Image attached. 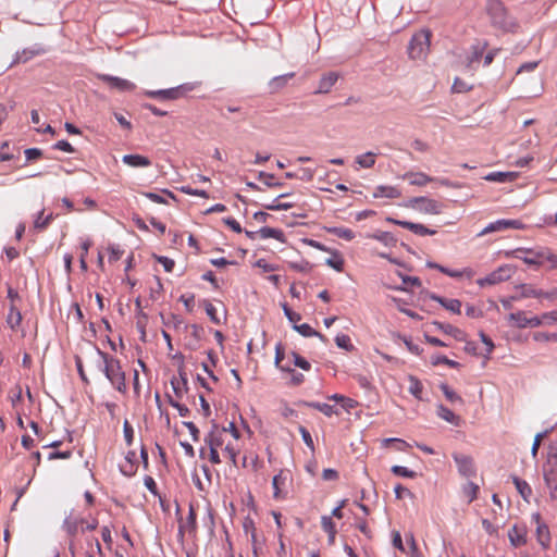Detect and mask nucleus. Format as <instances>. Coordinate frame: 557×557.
Masks as SVG:
<instances>
[{
  "mask_svg": "<svg viewBox=\"0 0 557 557\" xmlns=\"http://www.w3.org/2000/svg\"><path fill=\"white\" fill-rule=\"evenodd\" d=\"M504 230H506L505 224H504V220H498V221L490 223L487 226H485L480 232L479 236H484L486 234L494 233V232H500V231H504Z\"/></svg>",
  "mask_w": 557,
  "mask_h": 557,
  "instance_id": "obj_50",
  "label": "nucleus"
},
{
  "mask_svg": "<svg viewBox=\"0 0 557 557\" xmlns=\"http://www.w3.org/2000/svg\"><path fill=\"white\" fill-rule=\"evenodd\" d=\"M169 404L177 409L181 417H187L189 414V409L185 406L180 404L177 400L173 399L170 395H168Z\"/></svg>",
  "mask_w": 557,
  "mask_h": 557,
  "instance_id": "obj_59",
  "label": "nucleus"
},
{
  "mask_svg": "<svg viewBox=\"0 0 557 557\" xmlns=\"http://www.w3.org/2000/svg\"><path fill=\"white\" fill-rule=\"evenodd\" d=\"M310 245L314 248L322 250V251L331 252V257L325 260L326 265H329L330 268L334 269L337 272L344 271L345 260H344L343 255L339 251L331 250L327 247H325L324 245H322L318 242H313V240H311Z\"/></svg>",
  "mask_w": 557,
  "mask_h": 557,
  "instance_id": "obj_13",
  "label": "nucleus"
},
{
  "mask_svg": "<svg viewBox=\"0 0 557 557\" xmlns=\"http://www.w3.org/2000/svg\"><path fill=\"white\" fill-rule=\"evenodd\" d=\"M326 232L347 242H350L355 238L354 231L344 226L326 227Z\"/></svg>",
  "mask_w": 557,
  "mask_h": 557,
  "instance_id": "obj_35",
  "label": "nucleus"
},
{
  "mask_svg": "<svg viewBox=\"0 0 557 557\" xmlns=\"http://www.w3.org/2000/svg\"><path fill=\"white\" fill-rule=\"evenodd\" d=\"M8 299H9V307H21L22 306V297L20 294L13 289L12 287H8Z\"/></svg>",
  "mask_w": 557,
  "mask_h": 557,
  "instance_id": "obj_53",
  "label": "nucleus"
},
{
  "mask_svg": "<svg viewBox=\"0 0 557 557\" xmlns=\"http://www.w3.org/2000/svg\"><path fill=\"white\" fill-rule=\"evenodd\" d=\"M512 482L521 497L527 503H529L533 493L530 484L527 481L519 479L518 476H512Z\"/></svg>",
  "mask_w": 557,
  "mask_h": 557,
  "instance_id": "obj_32",
  "label": "nucleus"
},
{
  "mask_svg": "<svg viewBox=\"0 0 557 557\" xmlns=\"http://www.w3.org/2000/svg\"><path fill=\"white\" fill-rule=\"evenodd\" d=\"M509 543L512 547L519 548L528 544L529 530L524 523H515L507 532Z\"/></svg>",
  "mask_w": 557,
  "mask_h": 557,
  "instance_id": "obj_11",
  "label": "nucleus"
},
{
  "mask_svg": "<svg viewBox=\"0 0 557 557\" xmlns=\"http://www.w3.org/2000/svg\"><path fill=\"white\" fill-rule=\"evenodd\" d=\"M433 324L443 333L453 336L456 341L466 342L467 334L460 329L451 324H444L437 321H435Z\"/></svg>",
  "mask_w": 557,
  "mask_h": 557,
  "instance_id": "obj_22",
  "label": "nucleus"
},
{
  "mask_svg": "<svg viewBox=\"0 0 557 557\" xmlns=\"http://www.w3.org/2000/svg\"><path fill=\"white\" fill-rule=\"evenodd\" d=\"M297 174H298V180L309 182L313 178L314 171L309 168H302L299 170V172Z\"/></svg>",
  "mask_w": 557,
  "mask_h": 557,
  "instance_id": "obj_64",
  "label": "nucleus"
},
{
  "mask_svg": "<svg viewBox=\"0 0 557 557\" xmlns=\"http://www.w3.org/2000/svg\"><path fill=\"white\" fill-rule=\"evenodd\" d=\"M408 381H409V387H408L409 393L412 394L416 398L421 399L422 392H423L422 383L413 375H410Z\"/></svg>",
  "mask_w": 557,
  "mask_h": 557,
  "instance_id": "obj_44",
  "label": "nucleus"
},
{
  "mask_svg": "<svg viewBox=\"0 0 557 557\" xmlns=\"http://www.w3.org/2000/svg\"><path fill=\"white\" fill-rule=\"evenodd\" d=\"M404 180H407L410 185L420 187L435 181L434 177H431L423 172H407L404 175Z\"/></svg>",
  "mask_w": 557,
  "mask_h": 557,
  "instance_id": "obj_21",
  "label": "nucleus"
},
{
  "mask_svg": "<svg viewBox=\"0 0 557 557\" xmlns=\"http://www.w3.org/2000/svg\"><path fill=\"white\" fill-rule=\"evenodd\" d=\"M431 363L433 366L446 364L449 368H454V369L460 368V363L459 362H457L455 360H451V359H448L446 356H442V355L433 356L432 359H431Z\"/></svg>",
  "mask_w": 557,
  "mask_h": 557,
  "instance_id": "obj_47",
  "label": "nucleus"
},
{
  "mask_svg": "<svg viewBox=\"0 0 557 557\" xmlns=\"http://www.w3.org/2000/svg\"><path fill=\"white\" fill-rule=\"evenodd\" d=\"M120 470L124 475L132 476L137 471L136 453L128 451L124 461L120 465Z\"/></svg>",
  "mask_w": 557,
  "mask_h": 557,
  "instance_id": "obj_20",
  "label": "nucleus"
},
{
  "mask_svg": "<svg viewBox=\"0 0 557 557\" xmlns=\"http://www.w3.org/2000/svg\"><path fill=\"white\" fill-rule=\"evenodd\" d=\"M298 430H299V432H300V434H301V437H302V440H304L305 444H306V445H307L311 450H314L313 440H312V437H311V435H310L309 431H308L305 426H302V425H300Z\"/></svg>",
  "mask_w": 557,
  "mask_h": 557,
  "instance_id": "obj_62",
  "label": "nucleus"
},
{
  "mask_svg": "<svg viewBox=\"0 0 557 557\" xmlns=\"http://www.w3.org/2000/svg\"><path fill=\"white\" fill-rule=\"evenodd\" d=\"M25 153V163L20 166H25L28 162L36 161L42 157V151L39 148H28L24 151Z\"/></svg>",
  "mask_w": 557,
  "mask_h": 557,
  "instance_id": "obj_52",
  "label": "nucleus"
},
{
  "mask_svg": "<svg viewBox=\"0 0 557 557\" xmlns=\"http://www.w3.org/2000/svg\"><path fill=\"white\" fill-rule=\"evenodd\" d=\"M515 273V269L509 264H503L498 267L495 271L491 272L485 277L479 278L476 284L481 287L487 285H496L502 282L508 281L512 274Z\"/></svg>",
  "mask_w": 557,
  "mask_h": 557,
  "instance_id": "obj_10",
  "label": "nucleus"
},
{
  "mask_svg": "<svg viewBox=\"0 0 557 557\" xmlns=\"http://www.w3.org/2000/svg\"><path fill=\"white\" fill-rule=\"evenodd\" d=\"M335 343L339 348L346 349L348 351L354 349V345L351 344L350 337L346 334H341L335 337Z\"/></svg>",
  "mask_w": 557,
  "mask_h": 557,
  "instance_id": "obj_54",
  "label": "nucleus"
},
{
  "mask_svg": "<svg viewBox=\"0 0 557 557\" xmlns=\"http://www.w3.org/2000/svg\"><path fill=\"white\" fill-rule=\"evenodd\" d=\"M97 355L99 357V368L103 372L108 381L117 392L126 394L127 384L125 379V372L122 369L120 360L99 349L97 350Z\"/></svg>",
  "mask_w": 557,
  "mask_h": 557,
  "instance_id": "obj_2",
  "label": "nucleus"
},
{
  "mask_svg": "<svg viewBox=\"0 0 557 557\" xmlns=\"http://www.w3.org/2000/svg\"><path fill=\"white\" fill-rule=\"evenodd\" d=\"M292 473L287 469H281L272 479L273 498L284 500L287 498L292 485Z\"/></svg>",
  "mask_w": 557,
  "mask_h": 557,
  "instance_id": "obj_9",
  "label": "nucleus"
},
{
  "mask_svg": "<svg viewBox=\"0 0 557 557\" xmlns=\"http://www.w3.org/2000/svg\"><path fill=\"white\" fill-rule=\"evenodd\" d=\"M428 267L429 268H432V269H436L438 270L440 272L446 274L447 276L449 277H454V278H459V277H462V276H466L468 278H471L473 275H474V272L472 269H463L461 271H458V270H450L448 268H445L441 264H437V263H432V262H429L428 263Z\"/></svg>",
  "mask_w": 557,
  "mask_h": 557,
  "instance_id": "obj_19",
  "label": "nucleus"
},
{
  "mask_svg": "<svg viewBox=\"0 0 557 557\" xmlns=\"http://www.w3.org/2000/svg\"><path fill=\"white\" fill-rule=\"evenodd\" d=\"M386 222L401 226V227L409 230L412 233L420 235V236L434 235L436 233L435 230H430L426 226H424L423 224L413 223V222H409V221H401V220H397V219H394L391 216L386 218Z\"/></svg>",
  "mask_w": 557,
  "mask_h": 557,
  "instance_id": "obj_14",
  "label": "nucleus"
},
{
  "mask_svg": "<svg viewBox=\"0 0 557 557\" xmlns=\"http://www.w3.org/2000/svg\"><path fill=\"white\" fill-rule=\"evenodd\" d=\"M306 406L311 407L320 412H322L326 417H332L333 414H338V411L334 406L325 404V403H304Z\"/></svg>",
  "mask_w": 557,
  "mask_h": 557,
  "instance_id": "obj_38",
  "label": "nucleus"
},
{
  "mask_svg": "<svg viewBox=\"0 0 557 557\" xmlns=\"http://www.w3.org/2000/svg\"><path fill=\"white\" fill-rule=\"evenodd\" d=\"M284 359V349L281 345H277L275 348V364L282 371H292L290 367L287 366H281L282 361Z\"/></svg>",
  "mask_w": 557,
  "mask_h": 557,
  "instance_id": "obj_58",
  "label": "nucleus"
},
{
  "mask_svg": "<svg viewBox=\"0 0 557 557\" xmlns=\"http://www.w3.org/2000/svg\"><path fill=\"white\" fill-rule=\"evenodd\" d=\"M486 12L494 27L507 33H513L518 28L517 22L508 14L502 1L488 0Z\"/></svg>",
  "mask_w": 557,
  "mask_h": 557,
  "instance_id": "obj_4",
  "label": "nucleus"
},
{
  "mask_svg": "<svg viewBox=\"0 0 557 557\" xmlns=\"http://www.w3.org/2000/svg\"><path fill=\"white\" fill-rule=\"evenodd\" d=\"M98 527V520L96 518H92L90 520L87 519H81L78 521H75L73 523V527L70 525V531L72 533H78V532H86V531H92Z\"/></svg>",
  "mask_w": 557,
  "mask_h": 557,
  "instance_id": "obj_26",
  "label": "nucleus"
},
{
  "mask_svg": "<svg viewBox=\"0 0 557 557\" xmlns=\"http://www.w3.org/2000/svg\"><path fill=\"white\" fill-rule=\"evenodd\" d=\"M146 95L150 98L173 100V99H177L180 97L181 92H180L178 88H170V89L147 91Z\"/></svg>",
  "mask_w": 557,
  "mask_h": 557,
  "instance_id": "obj_30",
  "label": "nucleus"
},
{
  "mask_svg": "<svg viewBox=\"0 0 557 557\" xmlns=\"http://www.w3.org/2000/svg\"><path fill=\"white\" fill-rule=\"evenodd\" d=\"M453 458L457 465L460 475L467 479L474 478L476 475V468L470 456L455 453L453 454Z\"/></svg>",
  "mask_w": 557,
  "mask_h": 557,
  "instance_id": "obj_12",
  "label": "nucleus"
},
{
  "mask_svg": "<svg viewBox=\"0 0 557 557\" xmlns=\"http://www.w3.org/2000/svg\"><path fill=\"white\" fill-rule=\"evenodd\" d=\"M259 235L261 238H274L278 242H284V233L282 230L272 228V227H262L259 230Z\"/></svg>",
  "mask_w": 557,
  "mask_h": 557,
  "instance_id": "obj_40",
  "label": "nucleus"
},
{
  "mask_svg": "<svg viewBox=\"0 0 557 557\" xmlns=\"http://www.w3.org/2000/svg\"><path fill=\"white\" fill-rule=\"evenodd\" d=\"M506 256H511L513 258L520 259L525 264L535 268L548 264L549 269H557V256L553 253V251L549 248L532 249L521 247L510 252H506Z\"/></svg>",
  "mask_w": 557,
  "mask_h": 557,
  "instance_id": "obj_3",
  "label": "nucleus"
},
{
  "mask_svg": "<svg viewBox=\"0 0 557 557\" xmlns=\"http://www.w3.org/2000/svg\"><path fill=\"white\" fill-rule=\"evenodd\" d=\"M401 196L400 190L395 186L380 185L376 186L373 193L374 198H399Z\"/></svg>",
  "mask_w": 557,
  "mask_h": 557,
  "instance_id": "obj_25",
  "label": "nucleus"
},
{
  "mask_svg": "<svg viewBox=\"0 0 557 557\" xmlns=\"http://www.w3.org/2000/svg\"><path fill=\"white\" fill-rule=\"evenodd\" d=\"M406 208L419 211L424 214H440L443 211V203L428 197H413L410 198L406 203Z\"/></svg>",
  "mask_w": 557,
  "mask_h": 557,
  "instance_id": "obj_8",
  "label": "nucleus"
},
{
  "mask_svg": "<svg viewBox=\"0 0 557 557\" xmlns=\"http://www.w3.org/2000/svg\"><path fill=\"white\" fill-rule=\"evenodd\" d=\"M531 525L534 527V536L542 549L546 550L552 544V534L548 524L540 512L531 515Z\"/></svg>",
  "mask_w": 557,
  "mask_h": 557,
  "instance_id": "obj_6",
  "label": "nucleus"
},
{
  "mask_svg": "<svg viewBox=\"0 0 557 557\" xmlns=\"http://www.w3.org/2000/svg\"><path fill=\"white\" fill-rule=\"evenodd\" d=\"M479 485L473 482H468L462 487V493L467 497L468 503L476 499L479 494Z\"/></svg>",
  "mask_w": 557,
  "mask_h": 557,
  "instance_id": "obj_45",
  "label": "nucleus"
},
{
  "mask_svg": "<svg viewBox=\"0 0 557 557\" xmlns=\"http://www.w3.org/2000/svg\"><path fill=\"white\" fill-rule=\"evenodd\" d=\"M437 416L454 424V425H459V422H460V419L458 416H456L450 409H448L447 407L443 406V405H440L437 406Z\"/></svg>",
  "mask_w": 557,
  "mask_h": 557,
  "instance_id": "obj_36",
  "label": "nucleus"
},
{
  "mask_svg": "<svg viewBox=\"0 0 557 557\" xmlns=\"http://www.w3.org/2000/svg\"><path fill=\"white\" fill-rule=\"evenodd\" d=\"M376 153L372 151H368L366 153L359 154L355 158V162L361 169H371L374 166L376 161Z\"/></svg>",
  "mask_w": 557,
  "mask_h": 557,
  "instance_id": "obj_33",
  "label": "nucleus"
},
{
  "mask_svg": "<svg viewBox=\"0 0 557 557\" xmlns=\"http://www.w3.org/2000/svg\"><path fill=\"white\" fill-rule=\"evenodd\" d=\"M274 176L264 172L259 173V180L262 181L269 187H278L282 184L273 181Z\"/></svg>",
  "mask_w": 557,
  "mask_h": 557,
  "instance_id": "obj_63",
  "label": "nucleus"
},
{
  "mask_svg": "<svg viewBox=\"0 0 557 557\" xmlns=\"http://www.w3.org/2000/svg\"><path fill=\"white\" fill-rule=\"evenodd\" d=\"M391 471L395 475L403 476V478L414 479L417 476V472H414L406 467H403V466H393L391 468Z\"/></svg>",
  "mask_w": 557,
  "mask_h": 557,
  "instance_id": "obj_51",
  "label": "nucleus"
},
{
  "mask_svg": "<svg viewBox=\"0 0 557 557\" xmlns=\"http://www.w3.org/2000/svg\"><path fill=\"white\" fill-rule=\"evenodd\" d=\"M367 237L373 238L380 243H382L386 247H394L397 243L395 236L388 232L377 231Z\"/></svg>",
  "mask_w": 557,
  "mask_h": 557,
  "instance_id": "obj_34",
  "label": "nucleus"
},
{
  "mask_svg": "<svg viewBox=\"0 0 557 557\" xmlns=\"http://www.w3.org/2000/svg\"><path fill=\"white\" fill-rule=\"evenodd\" d=\"M99 78L108 84L110 88L117 89L120 91H133L136 88L134 83L116 76L102 74L99 75Z\"/></svg>",
  "mask_w": 557,
  "mask_h": 557,
  "instance_id": "obj_15",
  "label": "nucleus"
},
{
  "mask_svg": "<svg viewBox=\"0 0 557 557\" xmlns=\"http://www.w3.org/2000/svg\"><path fill=\"white\" fill-rule=\"evenodd\" d=\"M206 313L210 318V320L214 324H220V319L218 318L216 308L208 300H205L203 302Z\"/></svg>",
  "mask_w": 557,
  "mask_h": 557,
  "instance_id": "obj_56",
  "label": "nucleus"
},
{
  "mask_svg": "<svg viewBox=\"0 0 557 557\" xmlns=\"http://www.w3.org/2000/svg\"><path fill=\"white\" fill-rule=\"evenodd\" d=\"M338 79V74L335 72H329L327 74L323 75L319 82L318 86V94H326L331 90V88L334 86V84Z\"/></svg>",
  "mask_w": 557,
  "mask_h": 557,
  "instance_id": "obj_27",
  "label": "nucleus"
},
{
  "mask_svg": "<svg viewBox=\"0 0 557 557\" xmlns=\"http://www.w3.org/2000/svg\"><path fill=\"white\" fill-rule=\"evenodd\" d=\"M122 161L132 168H147L151 165L150 159L141 154H125Z\"/></svg>",
  "mask_w": 557,
  "mask_h": 557,
  "instance_id": "obj_23",
  "label": "nucleus"
},
{
  "mask_svg": "<svg viewBox=\"0 0 557 557\" xmlns=\"http://www.w3.org/2000/svg\"><path fill=\"white\" fill-rule=\"evenodd\" d=\"M8 398L11 401L12 407L14 409V412L17 416L18 424L21 426H23L22 413L24 412V410H23V406H22V400H23L22 387L21 386H15L14 388H12L9 392Z\"/></svg>",
  "mask_w": 557,
  "mask_h": 557,
  "instance_id": "obj_16",
  "label": "nucleus"
},
{
  "mask_svg": "<svg viewBox=\"0 0 557 557\" xmlns=\"http://www.w3.org/2000/svg\"><path fill=\"white\" fill-rule=\"evenodd\" d=\"M486 46H487V44L483 42L482 45L479 44V45H475L472 47L473 52H472V57L470 59V63L478 62L480 60Z\"/></svg>",
  "mask_w": 557,
  "mask_h": 557,
  "instance_id": "obj_60",
  "label": "nucleus"
},
{
  "mask_svg": "<svg viewBox=\"0 0 557 557\" xmlns=\"http://www.w3.org/2000/svg\"><path fill=\"white\" fill-rule=\"evenodd\" d=\"M543 472L549 500L557 505V456L548 458L543 467Z\"/></svg>",
  "mask_w": 557,
  "mask_h": 557,
  "instance_id": "obj_7",
  "label": "nucleus"
},
{
  "mask_svg": "<svg viewBox=\"0 0 557 557\" xmlns=\"http://www.w3.org/2000/svg\"><path fill=\"white\" fill-rule=\"evenodd\" d=\"M518 177L516 172H492L484 176L485 181L495 183L513 182Z\"/></svg>",
  "mask_w": 557,
  "mask_h": 557,
  "instance_id": "obj_29",
  "label": "nucleus"
},
{
  "mask_svg": "<svg viewBox=\"0 0 557 557\" xmlns=\"http://www.w3.org/2000/svg\"><path fill=\"white\" fill-rule=\"evenodd\" d=\"M52 219H53L52 213L45 215V210H41L37 214L35 221H34V228L37 231L46 230L48 227V225L50 224V222L52 221Z\"/></svg>",
  "mask_w": 557,
  "mask_h": 557,
  "instance_id": "obj_41",
  "label": "nucleus"
},
{
  "mask_svg": "<svg viewBox=\"0 0 557 557\" xmlns=\"http://www.w3.org/2000/svg\"><path fill=\"white\" fill-rule=\"evenodd\" d=\"M440 388L448 401L463 404L462 398L447 384H441Z\"/></svg>",
  "mask_w": 557,
  "mask_h": 557,
  "instance_id": "obj_46",
  "label": "nucleus"
},
{
  "mask_svg": "<svg viewBox=\"0 0 557 557\" xmlns=\"http://www.w3.org/2000/svg\"><path fill=\"white\" fill-rule=\"evenodd\" d=\"M209 447V461L220 465L223 460L237 466V456L240 451V433L233 422L227 426L213 424L205 437Z\"/></svg>",
  "mask_w": 557,
  "mask_h": 557,
  "instance_id": "obj_1",
  "label": "nucleus"
},
{
  "mask_svg": "<svg viewBox=\"0 0 557 557\" xmlns=\"http://www.w3.org/2000/svg\"><path fill=\"white\" fill-rule=\"evenodd\" d=\"M518 289L520 290L521 298H542L544 296V290L536 289L528 284L520 285Z\"/></svg>",
  "mask_w": 557,
  "mask_h": 557,
  "instance_id": "obj_37",
  "label": "nucleus"
},
{
  "mask_svg": "<svg viewBox=\"0 0 557 557\" xmlns=\"http://www.w3.org/2000/svg\"><path fill=\"white\" fill-rule=\"evenodd\" d=\"M243 467L250 468L253 471H258L261 467V461H260L258 455L244 456Z\"/></svg>",
  "mask_w": 557,
  "mask_h": 557,
  "instance_id": "obj_49",
  "label": "nucleus"
},
{
  "mask_svg": "<svg viewBox=\"0 0 557 557\" xmlns=\"http://www.w3.org/2000/svg\"><path fill=\"white\" fill-rule=\"evenodd\" d=\"M294 330H296L299 334H301L305 337H313L317 336L320 339L324 341L325 337L321 333L313 330L308 323L304 324H295Z\"/></svg>",
  "mask_w": 557,
  "mask_h": 557,
  "instance_id": "obj_42",
  "label": "nucleus"
},
{
  "mask_svg": "<svg viewBox=\"0 0 557 557\" xmlns=\"http://www.w3.org/2000/svg\"><path fill=\"white\" fill-rule=\"evenodd\" d=\"M108 251H109V261L110 262H115V261L120 260L124 252L119 246H110L108 248Z\"/></svg>",
  "mask_w": 557,
  "mask_h": 557,
  "instance_id": "obj_61",
  "label": "nucleus"
},
{
  "mask_svg": "<svg viewBox=\"0 0 557 557\" xmlns=\"http://www.w3.org/2000/svg\"><path fill=\"white\" fill-rule=\"evenodd\" d=\"M294 76H295L294 73H288V74L280 75V76L272 78L270 82L271 90L273 92L278 91L280 89L285 87L286 84L288 83V81L292 79Z\"/></svg>",
  "mask_w": 557,
  "mask_h": 557,
  "instance_id": "obj_39",
  "label": "nucleus"
},
{
  "mask_svg": "<svg viewBox=\"0 0 557 557\" xmlns=\"http://www.w3.org/2000/svg\"><path fill=\"white\" fill-rule=\"evenodd\" d=\"M22 322L21 307H9V313L7 315V324L11 330L16 331Z\"/></svg>",
  "mask_w": 557,
  "mask_h": 557,
  "instance_id": "obj_31",
  "label": "nucleus"
},
{
  "mask_svg": "<svg viewBox=\"0 0 557 557\" xmlns=\"http://www.w3.org/2000/svg\"><path fill=\"white\" fill-rule=\"evenodd\" d=\"M123 433L126 444L131 446L134 441V429L128 420H125L123 423Z\"/></svg>",
  "mask_w": 557,
  "mask_h": 557,
  "instance_id": "obj_57",
  "label": "nucleus"
},
{
  "mask_svg": "<svg viewBox=\"0 0 557 557\" xmlns=\"http://www.w3.org/2000/svg\"><path fill=\"white\" fill-rule=\"evenodd\" d=\"M430 298L441 304L446 310L459 314L461 312V301L458 299H446L435 294H431Z\"/></svg>",
  "mask_w": 557,
  "mask_h": 557,
  "instance_id": "obj_24",
  "label": "nucleus"
},
{
  "mask_svg": "<svg viewBox=\"0 0 557 557\" xmlns=\"http://www.w3.org/2000/svg\"><path fill=\"white\" fill-rule=\"evenodd\" d=\"M171 386L177 399H182L188 392V381L186 373L181 369L178 376L171 379Z\"/></svg>",
  "mask_w": 557,
  "mask_h": 557,
  "instance_id": "obj_17",
  "label": "nucleus"
},
{
  "mask_svg": "<svg viewBox=\"0 0 557 557\" xmlns=\"http://www.w3.org/2000/svg\"><path fill=\"white\" fill-rule=\"evenodd\" d=\"M431 33L422 29L416 33L408 46V55L412 60L424 59L430 50Z\"/></svg>",
  "mask_w": 557,
  "mask_h": 557,
  "instance_id": "obj_5",
  "label": "nucleus"
},
{
  "mask_svg": "<svg viewBox=\"0 0 557 557\" xmlns=\"http://www.w3.org/2000/svg\"><path fill=\"white\" fill-rule=\"evenodd\" d=\"M321 527L322 530L327 534V541L330 545H333L335 543V536L337 533L336 525L332 521V517L330 516H322L321 517Z\"/></svg>",
  "mask_w": 557,
  "mask_h": 557,
  "instance_id": "obj_28",
  "label": "nucleus"
},
{
  "mask_svg": "<svg viewBox=\"0 0 557 557\" xmlns=\"http://www.w3.org/2000/svg\"><path fill=\"white\" fill-rule=\"evenodd\" d=\"M508 320H509V322L512 323V325H515L519 329L528 327V317L524 311H518V312L510 313L508 315Z\"/></svg>",
  "mask_w": 557,
  "mask_h": 557,
  "instance_id": "obj_43",
  "label": "nucleus"
},
{
  "mask_svg": "<svg viewBox=\"0 0 557 557\" xmlns=\"http://www.w3.org/2000/svg\"><path fill=\"white\" fill-rule=\"evenodd\" d=\"M197 530V513L193 505L189 506L188 516L180 522V533L194 534Z\"/></svg>",
  "mask_w": 557,
  "mask_h": 557,
  "instance_id": "obj_18",
  "label": "nucleus"
},
{
  "mask_svg": "<svg viewBox=\"0 0 557 557\" xmlns=\"http://www.w3.org/2000/svg\"><path fill=\"white\" fill-rule=\"evenodd\" d=\"M290 356H292L294 364L296 367H299L300 369H302L305 371H309L311 369L310 362L308 360H306L304 357H301L299 354L293 351L290 354Z\"/></svg>",
  "mask_w": 557,
  "mask_h": 557,
  "instance_id": "obj_55",
  "label": "nucleus"
},
{
  "mask_svg": "<svg viewBox=\"0 0 557 557\" xmlns=\"http://www.w3.org/2000/svg\"><path fill=\"white\" fill-rule=\"evenodd\" d=\"M389 445H394V448L399 451H404L409 447V444L400 438H384L382 441L383 447H388Z\"/></svg>",
  "mask_w": 557,
  "mask_h": 557,
  "instance_id": "obj_48",
  "label": "nucleus"
}]
</instances>
